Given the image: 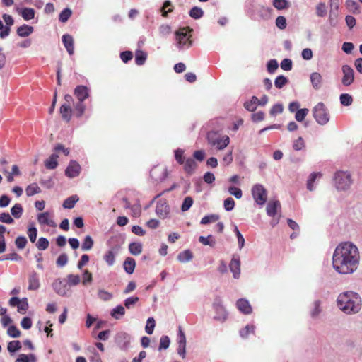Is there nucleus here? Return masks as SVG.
<instances>
[{"label":"nucleus","mask_w":362,"mask_h":362,"mask_svg":"<svg viewBox=\"0 0 362 362\" xmlns=\"http://www.w3.org/2000/svg\"><path fill=\"white\" fill-rule=\"evenodd\" d=\"M360 253L356 245L349 241L339 243L332 256V264L336 272L342 274L354 273L358 268Z\"/></svg>","instance_id":"1"},{"label":"nucleus","mask_w":362,"mask_h":362,"mask_svg":"<svg viewBox=\"0 0 362 362\" xmlns=\"http://www.w3.org/2000/svg\"><path fill=\"white\" fill-rule=\"evenodd\" d=\"M337 305L346 314L357 313L361 309L362 301L358 293L346 291L339 295Z\"/></svg>","instance_id":"2"},{"label":"nucleus","mask_w":362,"mask_h":362,"mask_svg":"<svg viewBox=\"0 0 362 362\" xmlns=\"http://www.w3.org/2000/svg\"><path fill=\"white\" fill-rule=\"evenodd\" d=\"M74 95L78 100V102L74 105V114L75 117L79 118L85 112L86 105L83 102L90 96V89L86 86H77L74 90Z\"/></svg>","instance_id":"3"},{"label":"nucleus","mask_w":362,"mask_h":362,"mask_svg":"<svg viewBox=\"0 0 362 362\" xmlns=\"http://www.w3.org/2000/svg\"><path fill=\"white\" fill-rule=\"evenodd\" d=\"M175 158L180 165L183 166V170L187 174L192 175L194 173L197 164L194 158H185L184 150L181 148L176 149L175 151Z\"/></svg>","instance_id":"4"},{"label":"nucleus","mask_w":362,"mask_h":362,"mask_svg":"<svg viewBox=\"0 0 362 362\" xmlns=\"http://www.w3.org/2000/svg\"><path fill=\"white\" fill-rule=\"evenodd\" d=\"M206 139L208 143L212 146H216L218 150H223L230 143V138L227 135L221 136L216 132H209L207 134Z\"/></svg>","instance_id":"5"},{"label":"nucleus","mask_w":362,"mask_h":362,"mask_svg":"<svg viewBox=\"0 0 362 362\" xmlns=\"http://www.w3.org/2000/svg\"><path fill=\"white\" fill-rule=\"evenodd\" d=\"M192 29L189 27H185L180 28L175 32L176 40H177V45L180 48L184 47H189L192 45L191 40Z\"/></svg>","instance_id":"6"},{"label":"nucleus","mask_w":362,"mask_h":362,"mask_svg":"<svg viewBox=\"0 0 362 362\" xmlns=\"http://www.w3.org/2000/svg\"><path fill=\"white\" fill-rule=\"evenodd\" d=\"M313 115L315 121L320 125L326 124L329 120V112L322 103H318L314 107Z\"/></svg>","instance_id":"7"},{"label":"nucleus","mask_w":362,"mask_h":362,"mask_svg":"<svg viewBox=\"0 0 362 362\" xmlns=\"http://www.w3.org/2000/svg\"><path fill=\"white\" fill-rule=\"evenodd\" d=\"M335 185L339 190H346L351 185V175L346 172L339 171L335 174Z\"/></svg>","instance_id":"8"},{"label":"nucleus","mask_w":362,"mask_h":362,"mask_svg":"<svg viewBox=\"0 0 362 362\" xmlns=\"http://www.w3.org/2000/svg\"><path fill=\"white\" fill-rule=\"evenodd\" d=\"M252 197L259 205H264L267 199V193L263 185L257 184L252 189Z\"/></svg>","instance_id":"9"},{"label":"nucleus","mask_w":362,"mask_h":362,"mask_svg":"<svg viewBox=\"0 0 362 362\" xmlns=\"http://www.w3.org/2000/svg\"><path fill=\"white\" fill-rule=\"evenodd\" d=\"M150 176L155 182H162L168 177L167 168L163 165H155L150 171Z\"/></svg>","instance_id":"10"},{"label":"nucleus","mask_w":362,"mask_h":362,"mask_svg":"<svg viewBox=\"0 0 362 362\" xmlns=\"http://www.w3.org/2000/svg\"><path fill=\"white\" fill-rule=\"evenodd\" d=\"M343 77L341 78V83L344 86H349L354 81V69L349 65H343L341 67Z\"/></svg>","instance_id":"11"},{"label":"nucleus","mask_w":362,"mask_h":362,"mask_svg":"<svg viewBox=\"0 0 362 362\" xmlns=\"http://www.w3.org/2000/svg\"><path fill=\"white\" fill-rule=\"evenodd\" d=\"M170 212L169 205L165 199L158 201L156 206V213L161 218H165Z\"/></svg>","instance_id":"12"},{"label":"nucleus","mask_w":362,"mask_h":362,"mask_svg":"<svg viewBox=\"0 0 362 362\" xmlns=\"http://www.w3.org/2000/svg\"><path fill=\"white\" fill-rule=\"evenodd\" d=\"M52 288L60 296H66L69 291L67 283L60 279H56L52 284Z\"/></svg>","instance_id":"13"},{"label":"nucleus","mask_w":362,"mask_h":362,"mask_svg":"<svg viewBox=\"0 0 362 362\" xmlns=\"http://www.w3.org/2000/svg\"><path fill=\"white\" fill-rule=\"evenodd\" d=\"M80 172L81 165L76 161L71 160L65 170V175L70 178H73L77 177Z\"/></svg>","instance_id":"14"},{"label":"nucleus","mask_w":362,"mask_h":362,"mask_svg":"<svg viewBox=\"0 0 362 362\" xmlns=\"http://www.w3.org/2000/svg\"><path fill=\"white\" fill-rule=\"evenodd\" d=\"M28 286L29 291H36L40 288V282L38 274L33 271L28 275Z\"/></svg>","instance_id":"15"},{"label":"nucleus","mask_w":362,"mask_h":362,"mask_svg":"<svg viewBox=\"0 0 362 362\" xmlns=\"http://www.w3.org/2000/svg\"><path fill=\"white\" fill-rule=\"evenodd\" d=\"M37 221L41 225H46L49 227H56L57 224L52 220V216L48 211L41 213L37 216Z\"/></svg>","instance_id":"16"},{"label":"nucleus","mask_w":362,"mask_h":362,"mask_svg":"<svg viewBox=\"0 0 362 362\" xmlns=\"http://www.w3.org/2000/svg\"><path fill=\"white\" fill-rule=\"evenodd\" d=\"M229 268L233 274V277L238 279L240 274V260L239 257H233L229 264Z\"/></svg>","instance_id":"17"},{"label":"nucleus","mask_w":362,"mask_h":362,"mask_svg":"<svg viewBox=\"0 0 362 362\" xmlns=\"http://www.w3.org/2000/svg\"><path fill=\"white\" fill-rule=\"evenodd\" d=\"M74 112V108L73 109L71 106L62 105L59 108V112L62 118L66 122H69L72 118V116H75Z\"/></svg>","instance_id":"18"},{"label":"nucleus","mask_w":362,"mask_h":362,"mask_svg":"<svg viewBox=\"0 0 362 362\" xmlns=\"http://www.w3.org/2000/svg\"><path fill=\"white\" fill-rule=\"evenodd\" d=\"M62 40L69 55H72L74 52V39L72 36L69 34H65L62 36Z\"/></svg>","instance_id":"19"},{"label":"nucleus","mask_w":362,"mask_h":362,"mask_svg":"<svg viewBox=\"0 0 362 362\" xmlns=\"http://www.w3.org/2000/svg\"><path fill=\"white\" fill-rule=\"evenodd\" d=\"M237 308L243 313L245 315L250 314L252 311L250 303L245 299H239L237 301Z\"/></svg>","instance_id":"20"},{"label":"nucleus","mask_w":362,"mask_h":362,"mask_svg":"<svg viewBox=\"0 0 362 362\" xmlns=\"http://www.w3.org/2000/svg\"><path fill=\"white\" fill-rule=\"evenodd\" d=\"M281 208V204L279 201L276 200L270 202L267 206V213L269 216L274 217L277 214V210Z\"/></svg>","instance_id":"21"},{"label":"nucleus","mask_w":362,"mask_h":362,"mask_svg":"<svg viewBox=\"0 0 362 362\" xmlns=\"http://www.w3.org/2000/svg\"><path fill=\"white\" fill-rule=\"evenodd\" d=\"M310 81L315 90H318L322 86V77L320 74L313 72L310 75Z\"/></svg>","instance_id":"22"},{"label":"nucleus","mask_w":362,"mask_h":362,"mask_svg":"<svg viewBox=\"0 0 362 362\" xmlns=\"http://www.w3.org/2000/svg\"><path fill=\"white\" fill-rule=\"evenodd\" d=\"M59 156L56 153L52 154L47 160L45 162V165L46 168L49 170L55 169L58 165V159Z\"/></svg>","instance_id":"23"},{"label":"nucleus","mask_w":362,"mask_h":362,"mask_svg":"<svg viewBox=\"0 0 362 362\" xmlns=\"http://www.w3.org/2000/svg\"><path fill=\"white\" fill-rule=\"evenodd\" d=\"M16 32L20 37H28L33 32V27L24 24L18 27Z\"/></svg>","instance_id":"24"},{"label":"nucleus","mask_w":362,"mask_h":362,"mask_svg":"<svg viewBox=\"0 0 362 362\" xmlns=\"http://www.w3.org/2000/svg\"><path fill=\"white\" fill-rule=\"evenodd\" d=\"M136 262L132 257H127L125 259L124 262V271L129 274H132L135 269Z\"/></svg>","instance_id":"25"},{"label":"nucleus","mask_w":362,"mask_h":362,"mask_svg":"<svg viewBox=\"0 0 362 362\" xmlns=\"http://www.w3.org/2000/svg\"><path fill=\"white\" fill-rule=\"evenodd\" d=\"M41 192V189L36 182L30 184L25 188V193L28 197L33 196Z\"/></svg>","instance_id":"26"},{"label":"nucleus","mask_w":362,"mask_h":362,"mask_svg":"<svg viewBox=\"0 0 362 362\" xmlns=\"http://www.w3.org/2000/svg\"><path fill=\"white\" fill-rule=\"evenodd\" d=\"M192 257H193V254L189 250H184V251L181 252L180 253H179V255H177V259L180 262H189V261L192 260Z\"/></svg>","instance_id":"27"},{"label":"nucleus","mask_w":362,"mask_h":362,"mask_svg":"<svg viewBox=\"0 0 362 362\" xmlns=\"http://www.w3.org/2000/svg\"><path fill=\"white\" fill-rule=\"evenodd\" d=\"M20 14L25 21H30L35 17V10L31 8H25L21 10Z\"/></svg>","instance_id":"28"},{"label":"nucleus","mask_w":362,"mask_h":362,"mask_svg":"<svg viewBox=\"0 0 362 362\" xmlns=\"http://www.w3.org/2000/svg\"><path fill=\"white\" fill-rule=\"evenodd\" d=\"M147 58V54L142 50H137L135 54V63L137 65H143Z\"/></svg>","instance_id":"29"},{"label":"nucleus","mask_w":362,"mask_h":362,"mask_svg":"<svg viewBox=\"0 0 362 362\" xmlns=\"http://www.w3.org/2000/svg\"><path fill=\"white\" fill-rule=\"evenodd\" d=\"M129 250L134 255H139L142 252V245L140 243H132L129 245Z\"/></svg>","instance_id":"30"},{"label":"nucleus","mask_w":362,"mask_h":362,"mask_svg":"<svg viewBox=\"0 0 362 362\" xmlns=\"http://www.w3.org/2000/svg\"><path fill=\"white\" fill-rule=\"evenodd\" d=\"M78 201L77 195L71 196L66 199L63 203V207L65 209H72L74 207L75 204Z\"/></svg>","instance_id":"31"},{"label":"nucleus","mask_w":362,"mask_h":362,"mask_svg":"<svg viewBox=\"0 0 362 362\" xmlns=\"http://www.w3.org/2000/svg\"><path fill=\"white\" fill-rule=\"evenodd\" d=\"M199 241L204 245H209L211 247H214L216 245L215 238L211 235L207 237L199 236Z\"/></svg>","instance_id":"32"},{"label":"nucleus","mask_w":362,"mask_h":362,"mask_svg":"<svg viewBox=\"0 0 362 362\" xmlns=\"http://www.w3.org/2000/svg\"><path fill=\"white\" fill-rule=\"evenodd\" d=\"M255 327L252 325H247L244 328L240 329V335L243 338H247L250 334L255 333Z\"/></svg>","instance_id":"33"},{"label":"nucleus","mask_w":362,"mask_h":362,"mask_svg":"<svg viewBox=\"0 0 362 362\" xmlns=\"http://www.w3.org/2000/svg\"><path fill=\"white\" fill-rule=\"evenodd\" d=\"M94 242L90 235H86L83 241L81 249L83 251H88L92 249Z\"/></svg>","instance_id":"34"},{"label":"nucleus","mask_w":362,"mask_h":362,"mask_svg":"<svg viewBox=\"0 0 362 362\" xmlns=\"http://www.w3.org/2000/svg\"><path fill=\"white\" fill-rule=\"evenodd\" d=\"M322 174L320 173H313L310 174L308 181H307V188L309 191H313L314 189L313 183L315 181L317 177H320Z\"/></svg>","instance_id":"35"},{"label":"nucleus","mask_w":362,"mask_h":362,"mask_svg":"<svg viewBox=\"0 0 362 362\" xmlns=\"http://www.w3.org/2000/svg\"><path fill=\"white\" fill-rule=\"evenodd\" d=\"M23 207L21 204H16L11 209L12 216L16 218H19L23 214Z\"/></svg>","instance_id":"36"},{"label":"nucleus","mask_w":362,"mask_h":362,"mask_svg":"<svg viewBox=\"0 0 362 362\" xmlns=\"http://www.w3.org/2000/svg\"><path fill=\"white\" fill-rule=\"evenodd\" d=\"M219 218L220 216L218 214H211L205 216L202 218L200 223L202 225H206L209 223H214L217 221L219 219Z\"/></svg>","instance_id":"37"},{"label":"nucleus","mask_w":362,"mask_h":362,"mask_svg":"<svg viewBox=\"0 0 362 362\" xmlns=\"http://www.w3.org/2000/svg\"><path fill=\"white\" fill-rule=\"evenodd\" d=\"M6 230V228L4 226L0 225V254L3 253L6 250V243L4 235Z\"/></svg>","instance_id":"38"},{"label":"nucleus","mask_w":362,"mask_h":362,"mask_svg":"<svg viewBox=\"0 0 362 362\" xmlns=\"http://www.w3.org/2000/svg\"><path fill=\"white\" fill-rule=\"evenodd\" d=\"M340 103L344 106H349L353 103V98L348 93H342L339 97Z\"/></svg>","instance_id":"39"},{"label":"nucleus","mask_w":362,"mask_h":362,"mask_svg":"<svg viewBox=\"0 0 362 362\" xmlns=\"http://www.w3.org/2000/svg\"><path fill=\"white\" fill-rule=\"evenodd\" d=\"M204 15V11L201 8H199L197 6L193 7L189 11V16L190 17L194 18V19H199L202 18Z\"/></svg>","instance_id":"40"},{"label":"nucleus","mask_w":362,"mask_h":362,"mask_svg":"<svg viewBox=\"0 0 362 362\" xmlns=\"http://www.w3.org/2000/svg\"><path fill=\"white\" fill-rule=\"evenodd\" d=\"M308 112L309 110L307 108L297 110L295 115V119L298 122H303L305 117L307 116V115L308 114Z\"/></svg>","instance_id":"41"},{"label":"nucleus","mask_w":362,"mask_h":362,"mask_svg":"<svg viewBox=\"0 0 362 362\" xmlns=\"http://www.w3.org/2000/svg\"><path fill=\"white\" fill-rule=\"evenodd\" d=\"M21 349V343L19 341H12L8 344L7 349L10 353H14Z\"/></svg>","instance_id":"42"},{"label":"nucleus","mask_w":362,"mask_h":362,"mask_svg":"<svg viewBox=\"0 0 362 362\" xmlns=\"http://www.w3.org/2000/svg\"><path fill=\"white\" fill-rule=\"evenodd\" d=\"M125 314L124 308L122 305H118L114 308L111 312V315L115 319H119V316H123Z\"/></svg>","instance_id":"43"},{"label":"nucleus","mask_w":362,"mask_h":362,"mask_svg":"<svg viewBox=\"0 0 362 362\" xmlns=\"http://www.w3.org/2000/svg\"><path fill=\"white\" fill-rule=\"evenodd\" d=\"M316 14L319 17H325L327 14V6L325 3L320 2L316 6Z\"/></svg>","instance_id":"44"},{"label":"nucleus","mask_w":362,"mask_h":362,"mask_svg":"<svg viewBox=\"0 0 362 362\" xmlns=\"http://www.w3.org/2000/svg\"><path fill=\"white\" fill-rule=\"evenodd\" d=\"M103 259L109 266H112L115 260V253L112 250H109L105 254Z\"/></svg>","instance_id":"45"},{"label":"nucleus","mask_w":362,"mask_h":362,"mask_svg":"<svg viewBox=\"0 0 362 362\" xmlns=\"http://www.w3.org/2000/svg\"><path fill=\"white\" fill-rule=\"evenodd\" d=\"M28 299L26 298H23L21 300L18 305V312L21 314H25L27 310L28 309Z\"/></svg>","instance_id":"46"},{"label":"nucleus","mask_w":362,"mask_h":362,"mask_svg":"<svg viewBox=\"0 0 362 362\" xmlns=\"http://www.w3.org/2000/svg\"><path fill=\"white\" fill-rule=\"evenodd\" d=\"M72 14L71 10L69 8H64L59 14V19L61 22L64 23L68 21Z\"/></svg>","instance_id":"47"},{"label":"nucleus","mask_w":362,"mask_h":362,"mask_svg":"<svg viewBox=\"0 0 362 362\" xmlns=\"http://www.w3.org/2000/svg\"><path fill=\"white\" fill-rule=\"evenodd\" d=\"M273 6L278 10L286 8L289 6L287 0H274Z\"/></svg>","instance_id":"48"},{"label":"nucleus","mask_w":362,"mask_h":362,"mask_svg":"<svg viewBox=\"0 0 362 362\" xmlns=\"http://www.w3.org/2000/svg\"><path fill=\"white\" fill-rule=\"evenodd\" d=\"M288 81L286 77L281 75L276 78L274 85L277 88H281L288 83Z\"/></svg>","instance_id":"49"},{"label":"nucleus","mask_w":362,"mask_h":362,"mask_svg":"<svg viewBox=\"0 0 362 362\" xmlns=\"http://www.w3.org/2000/svg\"><path fill=\"white\" fill-rule=\"evenodd\" d=\"M36 247L39 250H45L49 247V241L46 238L41 237L36 243Z\"/></svg>","instance_id":"50"},{"label":"nucleus","mask_w":362,"mask_h":362,"mask_svg":"<svg viewBox=\"0 0 362 362\" xmlns=\"http://www.w3.org/2000/svg\"><path fill=\"white\" fill-rule=\"evenodd\" d=\"M81 281L79 275L69 274L67 276V284L69 286H76Z\"/></svg>","instance_id":"51"},{"label":"nucleus","mask_w":362,"mask_h":362,"mask_svg":"<svg viewBox=\"0 0 362 362\" xmlns=\"http://www.w3.org/2000/svg\"><path fill=\"white\" fill-rule=\"evenodd\" d=\"M193 204V199L191 197H186L181 206V210L182 211H187L190 209Z\"/></svg>","instance_id":"52"},{"label":"nucleus","mask_w":362,"mask_h":362,"mask_svg":"<svg viewBox=\"0 0 362 362\" xmlns=\"http://www.w3.org/2000/svg\"><path fill=\"white\" fill-rule=\"evenodd\" d=\"M155 325H156V322H155L154 319L153 317H149L147 320L146 325L145 327V330H146V333H148V334H151L153 332Z\"/></svg>","instance_id":"53"},{"label":"nucleus","mask_w":362,"mask_h":362,"mask_svg":"<svg viewBox=\"0 0 362 362\" xmlns=\"http://www.w3.org/2000/svg\"><path fill=\"white\" fill-rule=\"evenodd\" d=\"M28 235L31 243H35L37 235V230L35 227H29L28 230Z\"/></svg>","instance_id":"54"},{"label":"nucleus","mask_w":362,"mask_h":362,"mask_svg":"<svg viewBox=\"0 0 362 362\" xmlns=\"http://www.w3.org/2000/svg\"><path fill=\"white\" fill-rule=\"evenodd\" d=\"M7 334L13 338L19 337L21 335L20 330L14 325H11L8 328Z\"/></svg>","instance_id":"55"},{"label":"nucleus","mask_w":362,"mask_h":362,"mask_svg":"<svg viewBox=\"0 0 362 362\" xmlns=\"http://www.w3.org/2000/svg\"><path fill=\"white\" fill-rule=\"evenodd\" d=\"M0 221L7 224H12L14 220L8 213L4 212L0 214Z\"/></svg>","instance_id":"56"},{"label":"nucleus","mask_w":362,"mask_h":362,"mask_svg":"<svg viewBox=\"0 0 362 362\" xmlns=\"http://www.w3.org/2000/svg\"><path fill=\"white\" fill-rule=\"evenodd\" d=\"M16 247L18 249H23L28 243L27 239L24 236H18L15 240Z\"/></svg>","instance_id":"57"},{"label":"nucleus","mask_w":362,"mask_h":362,"mask_svg":"<svg viewBox=\"0 0 362 362\" xmlns=\"http://www.w3.org/2000/svg\"><path fill=\"white\" fill-rule=\"evenodd\" d=\"M305 147V143L302 137H298L294 141L293 148L296 151H300Z\"/></svg>","instance_id":"58"},{"label":"nucleus","mask_w":362,"mask_h":362,"mask_svg":"<svg viewBox=\"0 0 362 362\" xmlns=\"http://www.w3.org/2000/svg\"><path fill=\"white\" fill-rule=\"evenodd\" d=\"M67 262H68L67 255L65 253H62L58 257L56 262H57V265L58 267H62L66 264Z\"/></svg>","instance_id":"59"},{"label":"nucleus","mask_w":362,"mask_h":362,"mask_svg":"<svg viewBox=\"0 0 362 362\" xmlns=\"http://www.w3.org/2000/svg\"><path fill=\"white\" fill-rule=\"evenodd\" d=\"M98 295V297L104 301L110 300L112 298V293L105 290H99Z\"/></svg>","instance_id":"60"},{"label":"nucleus","mask_w":362,"mask_h":362,"mask_svg":"<svg viewBox=\"0 0 362 362\" xmlns=\"http://www.w3.org/2000/svg\"><path fill=\"white\" fill-rule=\"evenodd\" d=\"M228 192L237 199H240L242 197L243 193L240 188L231 186L228 188Z\"/></svg>","instance_id":"61"},{"label":"nucleus","mask_w":362,"mask_h":362,"mask_svg":"<svg viewBox=\"0 0 362 362\" xmlns=\"http://www.w3.org/2000/svg\"><path fill=\"white\" fill-rule=\"evenodd\" d=\"M170 339L168 336H163L160 339L159 350L166 349L169 347Z\"/></svg>","instance_id":"62"},{"label":"nucleus","mask_w":362,"mask_h":362,"mask_svg":"<svg viewBox=\"0 0 362 362\" xmlns=\"http://www.w3.org/2000/svg\"><path fill=\"white\" fill-rule=\"evenodd\" d=\"M278 62L276 59H271L267 63V71L272 74L278 69Z\"/></svg>","instance_id":"63"},{"label":"nucleus","mask_w":362,"mask_h":362,"mask_svg":"<svg viewBox=\"0 0 362 362\" xmlns=\"http://www.w3.org/2000/svg\"><path fill=\"white\" fill-rule=\"evenodd\" d=\"M139 300V298L136 296L127 298L124 300V305L127 308L129 309L132 306L134 305Z\"/></svg>","instance_id":"64"}]
</instances>
